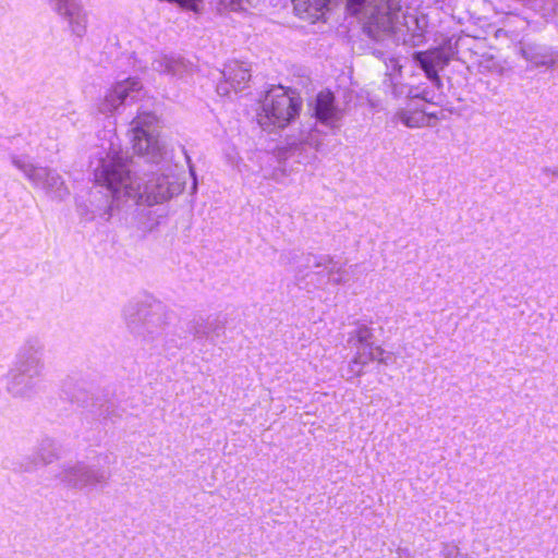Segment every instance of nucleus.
Returning a JSON list of instances; mask_svg holds the SVG:
<instances>
[{
    "label": "nucleus",
    "instance_id": "nucleus-25",
    "mask_svg": "<svg viewBox=\"0 0 558 558\" xmlns=\"http://www.w3.org/2000/svg\"><path fill=\"white\" fill-rule=\"evenodd\" d=\"M217 10L219 12L245 10L243 0H217Z\"/></svg>",
    "mask_w": 558,
    "mask_h": 558
},
{
    "label": "nucleus",
    "instance_id": "nucleus-13",
    "mask_svg": "<svg viewBox=\"0 0 558 558\" xmlns=\"http://www.w3.org/2000/svg\"><path fill=\"white\" fill-rule=\"evenodd\" d=\"M515 50L517 54L530 63L532 69H558V49L553 46L533 40H521Z\"/></svg>",
    "mask_w": 558,
    "mask_h": 558
},
{
    "label": "nucleus",
    "instance_id": "nucleus-9",
    "mask_svg": "<svg viewBox=\"0 0 558 558\" xmlns=\"http://www.w3.org/2000/svg\"><path fill=\"white\" fill-rule=\"evenodd\" d=\"M56 477L66 487L93 490L104 488L108 484L110 473L84 461H71L60 465Z\"/></svg>",
    "mask_w": 558,
    "mask_h": 558
},
{
    "label": "nucleus",
    "instance_id": "nucleus-28",
    "mask_svg": "<svg viewBox=\"0 0 558 558\" xmlns=\"http://www.w3.org/2000/svg\"><path fill=\"white\" fill-rule=\"evenodd\" d=\"M397 555L399 558H413V555L411 554L410 549H408V548L399 547L397 549Z\"/></svg>",
    "mask_w": 558,
    "mask_h": 558
},
{
    "label": "nucleus",
    "instance_id": "nucleus-4",
    "mask_svg": "<svg viewBox=\"0 0 558 558\" xmlns=\"http://www.w3.org/2000/svg\"><path fill=\"white\" fill-rule=\"evenodd\" d=\"M45 343L39 337H28L17 348L5 376V390L15 399L31 400L40 391L45 374Z\"/></svg>",
    "mask_w": 558,
    "mask_h": 558
},
{
    "label": "nucleus",
    "instance_id": "nucleus-5",
    "mask_svg": "<svg viewBox=\"0 0 558 558\" xmlns=\"http://www.w3.org/2000/svg\"><path fill=\"white\" fill-rule=\"evenodd\" d=\"M301 107L302 100L293 90L274 85L260 100L257 122L265 131L283 129L299 116Z\"/></svg>",
    "mask_w": 558,
    "mask_h": 558
},
{
    "label": "nucleus",
    "instance_id": "nucleus-14",
    "mask_svg": "<svg viewBox=\"0 0 558 558\" xmlns=\"http://www.w3.org/2000/svg\"><path fill=\"white\" fill-rule=\"evenodd\" d=\"M48 2L51 9L68 23L74 36L82 38L86 35L88 15L78 0H48Z\"/></svg>",
    "mask_w": 558,
    "mask_h": 558
},
{
    "label": "nucleus",
    "instance_id": "nucleus-1",
    "mask_svg": "<svg viewBox=\"0 0 558 558\" xmlns=\"http://www.w3.org/2000/svg\"><path fill=\"white\" fill-rule=\"evenodd\" d=\"M129 161L126 153L113 142L97 151L90 167L95 182L106 187V193L101 190L90 191L87 199L77 201L76 211L83 221H109L113 211L124 205L153 206L179 192V186L167 175L153 174L145 179L132 174Z\"/></svg>",
    "mask_w": 558,
    "mask_h": 558
},
{
    "label": "nucleus",
    "instance_id": "nucleus-2",
    "mask_svg": "<svg viewBox=\"0 0 558 558\" xmlns=\"http://www.w3.org/2000/svg\"><path fill=\"white\" fill-rule=\"evenodd\" d=\"M347 11L359 17L364 32L373 39L393 35L396 40L416 47L425 40V17L407 14L401 0H341Z\"/></svg>",
    "mask_w": 558,
    "mask_h": 558
},
{
    "label": "nucleus",
    "instance_id": "nucleus-23",
    "mask_svg": "<svg viewBox=\"0 0 558 558\" xmlns=\"http://www.w3.org/2000/svg\"><path fill=\"white\" fill-rule=\"evenodd\" d=\"M388 86L391 88V94L396 98L405 96L409 98L421 97L422 99L427 100V93L425 90L423 93H418L417 88L408 86V85L399 83V82H395L391 77H389Z\"/></svg>",
    "mask_w": 558,
    "mask_h": 558
},
{
    "label": "nucleus",
    "instance_id": "nucleus-10",
    "mask_svg": "<svg viewBox=\"0 0 558 558\" xmlns=\"http://www.w3.org/2000/svg\"><path fill=\"white\" fill-rule=\"evenodd\" d=\"M460 41V39L449 38L439 47L413 53L414 62L424 71L426 77L437 88H440L442 85L438 72L456 58Z\"/></svg>",
    "mask_w": 558,
    "mask_h": 558
},
{
    "label": "nucleus",
    "instance_id": "nucleus-16",
    "mask_svg": "<svg viewBox=\"0 0 558 558\" xmlns=\"http://www.w3.org/2000/svg\"><path fill=\"white\" fill-rule=\"evenodd\" d=\"M225 82L217 85V93L226 96L233 90H242L251 78V69L244 62L232 60L228 62L222 71Z\"/></svg>",
    "mask_w": 558,
    "mask_h": 558
},
{
    "label": "nucleus",
    "instance_id": "nucleus-11",
    "mask_svg": "<svg viewBox=\"0 0 558 558\" xmlns=\"http://www.w3.org/2000/svg\"><path fill=\"white\" fill-rule=\"evenodd\" d=\"M71 401L86 409L88 413L105 424H114L122 417V412L114 402L100 396H94L82 388L72 393Z\"/></svg>",
    "mask_w": 558,
    "mask_h": 558
},
{
    "label": "nucleus",
    "instance_id": "nucleus-27",
    "mask_svg": "<svg viewBox=\"0 0 558 558\" xmlns=\"http://www.w3.org/2000/svg\"><path fill=\"white\" fill-rule=\"evenodd\" d=\"M186 159H187V163H189V168H190V173L193 178V185H192V192L195 193L196 192V189H197V181H196V174H195V171H194V168L191 163V159L189 156H186Z\"/></svg>",
    "mask_w": 558,
    "mask_h": 558
},
{
    "label": "nucleus",
    "instance_id": "nucleus-20",
    "mask_svg": "<svg viewBox=\"0 0 558 558\" xmlns=\"http://www.w3.org/2000/svg\"><path fill=\"white\" fill-rule=\"evenodd\" d=\"M57 459L53 441L45 439L41 441L37 452L34 456H28L23 461L15 463L12 469L15 472H34L39 462L43 464H50Z\"/></svg>",
    "mask_w": 558,
    "mask_h": 558
},
{
    "label": "nucleus",
    "instance_id": "nucleus-7",
    "mask_svg": "<svg viewBox=\"0 0 558 558\" xmlns=\"http://www.w3.org/2000/svg\"><path fill=\"white\" fill-rule=\"evenodd\" d=\"M158 124L157 116L150 111H138L131 122V142L134 151L155 163L162 157Z\"/></svg>",
    "mask_w": 558,
    "mask_h": 558
},
{
    "label": "nucleus",
    "instance_id": "nucleus-6",
    "mask_svg": "<svg viewBox=\"0 0 558 558\" xmlns=\"http://www.w3.org/2000/svg\"><path fill=\"white\" fill-rule=\"evenodd\" d=\"M10 161L24 178L35 187L41 189L52 199L63 201L69 194L62 177L49 167H43L33 162L29 155L12 153Z\"/></svg>",
    "mask_w": 558,
    "mask_h": 558
},
{
    "label": "nucleus",
    "instance_id": "nucleus-8",
    "mask_svg": "<svg viewBox=\"0 0 558 558\" xmlns=\"http://www.w3.org/2000/svg\"><path fill=\"white\" fill-rule=\"evenodd\" d=\"M373 331L365 325L357 326L348 338V344L355 350V354L349 363L350 373L354 376H361L364 367L372 361L388 365L391 356L386 354L380 347H374L372 341Z\"/></svg>",
    "mask_w": 558,
    "mask_h": 558
},
{
    "label": "nucleus",
    "instance_id": "nucleus-24",
    "mask_svg": "<svg viewBox=\"0 0 558 558\" xmlns=\"http://www.w3.org/2000/svg\"><path fill=\"white\" fill-rule=\"evenodd\" d=\"M399 119L400 121L409 126V128H420L425 124L426 118L423 112H409V111H401L399 112Z\"/></svg>",
    "mask_w": 558,
    "mask_h": 558
},
{
    "label": "nucleus",
    "instance_id": "nucleus-19",
    "mask_svg": "<svg viewBox=\"0 0 558 558\" xmlns=\"http://www.w3.org/2000/svg\"><path fill=\"white\" fill-rule=\"evenodd\" d=\"M307 148L316 151L322 149V135L317 129L302 130L298 137L288 141L290 155L298 156L300 162L307 161V157H302V153L306 151Z\"/></svg>",
    "mask_w": 558,
    "mask_h": 558
},
{
    "label": "nucleus",
    "instance_id": "nucleus-17",
    "mask_svg": "<svg viewBox=\"0 0 558 558\" xmlns=\"http://www.w3.org/2000/svg\"><path fill=\"white\" fill-rule=\"evenodd\" d=\"M314 114L320 123L335 128L342 117V111L335 105V96L329 90L317 94L314 105Z\"/></svg>",
    "mask_w": 558,
    "mask_h": 558
},
{
    "label": "nucleus",
    "instance_id": "nucleus-26",
    "mask_svg": "<svg viewBox=\"0 0 558 558\" xmlns=\"http://www.w3.org/2000/svg\"><path fill=\"white\" fill-rule=\"evenodd\" d=\"M541 171L546 177L553 175V177L558 178V166L554 167V168H551V167H543Z\"/></svg>",
    "mask_w": 558,
    "mask_h": 558
},
{
    "label": "nucleus",
    "instance_id": "nucleus-15",
    "mask_svg": "<svg viewBox=\"0 0 558 558\" xmlns=\"http://www.w3.org/2000/svg\"><path fill=\"white\" fill-rule=\"evenodd\" d=\"M304 260L305 269H317L316 274L325 271L332 284H342L348 280V270L329 255L307 254Z\"/></svg>",
    "mask_w": 558,
    "mask_h": 558
},
{
    "label": "nucleus",
    "instance_id": "nucleus-21",
    "mask_svg": "<svg viewBox=\"0 0 558 558\" xmlns=\"http://www.w3.org/2000/svg\"><path fill=\"white\" fill-rule=\"evenodd\" d=\"M151 66L156 72L174 77H182L192 68V65L183 58L174 54L157 56L154 59Z\"/></svg>",
    "mask_w": 558,
    "mask_h": 558
},
{
    "label": "nucleus",
    "instance_id": "nucleus-22",
    "mask_svg": "<svg viewBox=\"0 0 558 558\" xmlns=\"http://www.w3.org/2000/svg\"><path fill=\"white\" fill-rule=\"evenodd\" d=\"M292 3L300 19L315 23L325 16L331 0H292Z\"/></svg>",
    "mask_w": 558,
    "mask_h": 558
},
{
    "label": "nucleus",
    "instance_id": "nucleus-3",
    "mask_svg": "<svg viewBox=\"0 0 558 558\" xmlns=\"http://www.w3.org/2000/svg\"><path fill=\"white\" fill-rule=\"evenodd\" d=\"M122 315L128 330L144 349L170 351L182 347V338L171 327L172 314L161 302L130 301Z\"/></svg>",
    "mask_w": 558,
    "mask_h": 558
},
{
    "label": "nucleus",
    "instance_id": "nucleus-18",
    "mask_svg": "<svg viewBox=\"0 0 558 558\" xmlns=\"http://www.w3.org/2000/svg\"><path fill=\"white\" fill-rule=\"evenodd\" d=\"M226 319L220 315L198 318L192 322L191 330L196 339H206L211 343L225 335Z\"/></svg>",
    "mask_w": 558,
    "mask_h": 558
},
{
    "label": "nucleus",
    "instance_id": "nucleus-12",
    "mask_svg": "<svg viewBox=\"0 0 558 558\" xmlns=\"http://www.w3.org/2000/svg\"><path fill=\"white\" fill-rule=\"evenodd\" d=\"M142 97V84L137 78H126L118 82L97 104V110L102 114H111L128 101Z\"/></svg>",
    "mask_w": 558,
    "mask_h": 558
}]
</instances>
